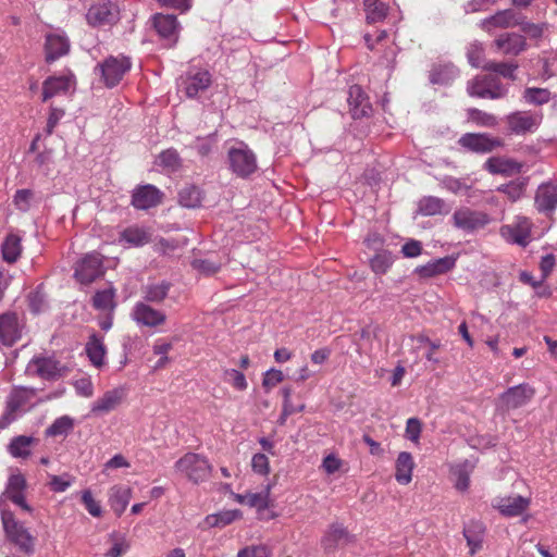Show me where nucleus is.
Returning a JSON list of instances; mask_svg holds the SVG:
<instances>
[{
	"instance_id": "nucleus-57",
	"label": "nucleus",
	"mask_w": 557,
	"mask_h": 557,
	"mask_svg": "<svg viewBox=\"0 0 557 557\" xmlns=\"http://www.w3.org/2000/svg\"><path fill=\"white\" fill-rule=\"evenodd\" d=\"M193 267L206 275H211L220 270L221 264L209 259H196Z\"/></svg>"
},
{
	"instance_id": "nucleus-14",
	"label": "nucleus",
	"mask_w": 557,
	"mask_h": 557,
	"mask_svg": "<svg viewBox=\"0 0 557 557\" xmlns=\"http://www.w3.org/2000/svg\"><path fill=\"white\" fill-rule=\"evenodd\" d=\"M530 503V498L520 495L499 496L493 499L492 506L505 517H517L529 508Z\"/></svg>"
},
{
	"instance_id": "nucleus-21",
	"label": "nucleus",
	"mask_w": 557,
	"mask_h": 557,
	"mask_svg": "<svg viewBox=\"0 0 557 557\" xmlns=\"http://www.w3.org/2000/svg\"><path fill=\"white\" fill-rule=\"evenodd\" d=\"M69 50L70 41L66 37L57 34L47 35L45 42L47 63H52L59 58L67 54Z\"/></svg>"
},
{
	"instance_id": "nucleus-43",
	"label": "nucleus",
	"mask_w": 557,
	"mask_h": 557,
	"mask_svg": "<svg viewBox=\"0 0 557 557\" xmlns=\"http://www.w3.org/2000/svg\"><path fill=\"white\" fill-rule=\"evenodd\" d=\"M240 513L238 510H227L208 516L206 518V522L211 528H223L238 519Z\"/></svg>"
},
{
	"instance_id": "nucleus-62",
	"label": "nucleus",
	"mask_w": 557,
	"mask_h": 557,
	"mask_svg": "<svg viewBox=\"0 0 557 557\" xmlns=\"http://www.w3.org/2000/svg\"><path fill=\"white\" fill-rule=\"evenodd\" d=\"M63 115H64L63 109L50 107V112H49L47 125L45 128L47 135H51L53 133L54 127L57 126L59 121L63 117Z\"/></svg>"
},
{
	"instance_id": "nucleus-36",
	"label": "nucleus",
	"mask_w": 557,
	"mask_h": 557,
	"mask_svg": "<svg viewBox=\"0 0 557 557\" xmlns=\"http://www.w3.org/2000/svg\"><path fill=\"white\" fill-rule=\"evenodd\" d=\"M203 194L201 189L195 185L185 186L178 193V201L185 208H198L201 206Z\"/></svg>"
},
{
	"instance_id": "nucleus-54",
	"label": "nucleus",
	"mask_w": 557,
	"mask_h": 557,
	"mask_svg": "<svg viewBox=\"0 0 557 557\" xmlns=\"http://www.w3.org/2000/svg\"><path fill=\"white\" fill-rule=\"evenodd\" d=\"M82 503L84 504L86 510L92 517H100L102 513V509L100 504L92 497V494L89 490H86L82 494Z\"/></svg>"
},
{
	"instance_id": "nucleus-12",
	"label": "nucleus",
	"mask_w": 557,
	"mask_h": 557,
	"mask_svg": "<svg viewBox=\"0 0 557 557\" xmlns=\"http://www.w3.org/2000/svg\"><path fill=\"white\" fill-rule=\"evenodd\" d=\"M153 27L161 39L164 47L172 48L178 40V22L173 14L157 13L153 16Z\"/></svg>"
},
{
	"instance_id": "nucleus-45",
	"label": "nucleus",
	"mask_w": 557,
	"mask_h": 557,
	"mask_svg": "<svg viewBox=\"0 0 557 557\" xmlns=\"http://www.w3.org/2000/svg\"><path fill=\"white\" fill-rule=\"evenodd\" d=\"M34 199V190L28 188L17 189L13 196V203L18 211L25 213L30 210Z\"/></svg>"
},
{
	"instance_id": "nucleus-55",
	"label": "nucleus",
	"mask_w": 557,
	"mask_h": 557,
	"mask_svg": "<svg viewBox=\"0 0 557 557\" xmlns=\"http://www.w3.org/2000/svg\"><path fill=\"white\" fill-rule=\"evenodd\" d=\"M160 164L175 170L180 166V156L175 149H168L159 154Z\"/></svg>"
},
{
	"instance_id": "nucleus-7",
	"label": "nucleus",
	"mask_w": 557,
	"mask_h": 557,
	"mask_svg": "<svg viewBox=\"0 0 557 557\" xmlns=\"http://www.w3.org/2000/svg\"><path fill=\"white\" fill-rule=\"evenodd\" d=\"M104 274L102 256L99 252L87 253L75 267L74 276L82 284H90Z\"/></svg>"
},
{
	"instance_id": "nucleus-19",
	"label": "nucleus",
	"mask_w": 557,
	"mask_h": 557,
	"mask_svg": "<svg viewBox=\"0 0 557 557\" xmlns=\"http://www.w3.org/2000/svg\"><path fill=\"white\" fill-rule=\"evenodd\" d=\"M483 166L491 174H500L504 176L519 174L522 170L521 163L504 157H491L485 161Z\"/></svg>"
},
{
	"instance_id": "nucleus-32",
	"label": "nucleus",
	"mask_w": 557,
	"mask_h": 557,
	"mask_svg": "<svg viewBox=\"0 0 557 557\" xmlns=\"http://www.w3.org/2000/svg\"><path fill=\"white\" fill-rule=\"evenodd\" d=\"M129 499L131 490L128 487L115 485L111 488L109 502L112 510L117 516H121L125 511Z\"/></svg>"
},
{
	"instance_id": "nucleus-28",
	"label": "nucleus",
	"mask_w": 557,
	"mask_h": 557,
	"mask_svg": "<svg viewBox=\"0 0 557 557\" xmlns=\"http://www.w3.org/2000/svg\"><path fill=\"white\" fill-rule=\"evenodd\" d=\"M211 84V75L208 71H199L185 81V92L188 98H195L200 91L206 90Z\"/></svg>"
},
{
	"instance_id": "nucleus-18",
	"label": "nucleus",
	"mask_w": 557,
	"mask_h": 557,
	"mask_svg": "<svg viewBox=\"0 0 557 557\" xmlns=\"http://www.w3.org/2000/svg\"><path fill=\"white\" fill-rule=\"evenodd\" d=\"M134 320L145 326L154 327L165 322V314L146 302H137L133 310Z\"/></svg>"
},
{
	"instance_id": "nucleus-51",
	"label": "nucleus",
	"mask_w": 557,
	"mask_h": 557,
	"mask_svg": "<svg viewBox=\"0 0 557 557\" xmlns=\"http://www.w3.org/2000/svg\"><path fill=\"white\" fill-rule=\"evenodd\" d=\"M237 557H272V550L264 544L248 545L238 550Z\"/></svg>"
},
{
	"instance_id": "nucleus-20",
	"label": "nucleus",
	"mask_w": 557,
	"mask_h": 557,
	"mask_svg": "<svg viewBox=\"0 0 557 557\" xmlns=\"http://www.w3.org/2000/svg\"><path fill=\"white\" fill-rule=\"evenodd\" d=\"M494 42L502 53L508 55H518L527 49L525 37L517 33L503 34Z\"/></svg>"
},
{
	"instance_id": "nucleus-17",
	"label": "nucleus",
	"mask_w": 557,
	"mask_h": 557,
	"mask_svg": "<svg viewBox=\"0 0 557 557\" xmlns=\"http://www.w3.org/2000/svg\"><path fill=\"white\" fill-rule=\"evenodd\" d=\"M27 371L45 380H54L60 376V362L52 357L35 356L27 366Z\"/></svg>"
},
{
	"instance_id": "nucleus-37",
	"label": "nucleus",
	"mask_w": 557,
	"mask_h": 557,
	"mask_svg": "<svg viewBox=\"0 0 557 557\" xmlns=\"http://www.w3.org/2000/svg\"><path fill=\"white\" fill-rule=\"evenodd\" d=\"M270 488L271 484H268L265 488L259 493H246L239 496V502L250 507H255L258 510H263L270 507Z\"/></svg>"
},
{
	"instance_id": "nucleus-34",
	"label": "nucleus",
	"mask_w": 557,
	"mask_h": 557,
	"mask_svg": "<svg viewBox=\"0 0 557 557\" xmlns=\"http://www.w3.org/2000/svg\"><path fill=\"white\" fill-rule=\"evenodd\" d=\"M86 354L90 360V362L100 367L103 364V359L106 355V347L100 337L97 334H92L89 336L88 342L85 347Z\"/></svg>"
},
{
	"instance_id": "nucleus-27",
	"label": "nucleus",
	"mask_w": 557,
	"mask_h": 557,
	"mask_svg": "<svg viewBox=\"0 0 557 557\" xmlns=\"http://www.w3.org/2000/svg\"><path fill=\"white\" fill-rule=\"evenodd\" d=\"M70 88V78L67 76H49L42 83V101L67 92Z\"/></svg>"
},
{
	"instance_id": "nucleus-15",
	"label": "nucleus",
	"mask_w": 557,
	"mask_h": 557,
	"mask_svg": "<svg viewBox=\"0 0 557 557\" xmlns=\"http://www.w3.org/2000/svg\"><path fill=\"white\" fill-rule=\"evenodd\" d=\"M22 337V325L15 312L0 314V342L13 346Z\"/></svg>"
},
{
	"instance_id": "nucleus-6",
	"label": "nucleus",
	"mask_w": 557,
	"mask_h": 557,
	"mask_svg": "<svg viewBox=\"0 0 557 557\" xmlns=\"http://www.w3.org/2000/svg\"><path fill=\"white\" fill-rule=\"evenodd\" d=\"M86 18L94 27L111 26L120 20L119 8L110 0H99L88 9Z\"/></svg>"
},
{
	"instance_id": "nucleus-10",
	"label": "nucleus",
	"mask_w": 557,
	"mask_h": 557,
	"mask_svg": "<svg viewBox=\"0 0 557 557\" xmlns=\"http://www.w3.org/2000/svg\"><path fill=\"white\" fill-rule=\"evenodd\" d=\"M99 69L106 86L112 88L116 86L125 73L129 71L131 61L125 57H109L101 64H99Z\"/></svg>"
},
{
	"instance_id": "nucleus-49",
	"label": "nucleus",
	"mask_w": 557,
	"mask_h": 557,
	"mask_svg": "<svg viewBox=\"0 0 557 557\" xmlns=\"http://www.w3.org/2000/svg\"><path fill=\"white\" fill-rule=\"evenodd\" d=\"M417 343H419L420 346H426L428 350L425 352V359L433 363H438V358L435 357L436 351L441 348L442 344L440 341H431L428 336L423 334H419L413 337Z\"/></svg>"
},
{
	"instance_id": "nucleus-58",
	"label": "nucleus",
	"mask_w": 557,
	"mask_h": 557,
	"mask_svg": "<svg viewBox=\"0 0 557 557\" xmlns=\"http://www.w3.org/2000/svg\"><path fill=\"white\" fill-rule=\"evenodd\" d=\"M499 190L507 195L511 201H516L522 196L524 184L521 182H510L509 184L503 185Z\"/></svg>"
},
{
	"instance_id": "nucleus-1",
	"label": "nucleus",
	"mask_w": 557,
	"mask_h": 557,
	"mask_svg": "<svg viewBox=\"0 0 557 557\" xmlns=\"http://www.w3.org/2000/svg\"><path fill=\"white\" fill-rule=\"evenodd\" d=\"M230 170L238 177L247 178L257 170L256 154L244 141H236L227 150Z\"/></svg>"
},
{
	"instance_id": "nucleus-8",
	"label": "nucleus",
	"mask_w": 557,
	"mask_h": 557,
	"mask_svg": "<svg viewBox=\"0 0 557 557\" xmlns=\"http://www.w3.org/2000/svg\"><path fill=\"white\" fill-rule=\"evenodd\" d=\"M451 221L455 227L471 233L487 225L490 218L483 211H476L467 207H462L454 212Z\"/></svg>"
},
{
	"instance_id": "nucleus-33",
	"label": "nucleus",
	"mask_w": 557,
	"mask_h": 557,
	"mask_svg": "<svg viewBox=\"0 0 557 557\" xmlns=\"http://www.w3.org/2000/svg\"><path fill=\"white\" fill-rule=\"evenodd\" d=\"M171 283L162 281L158 284H148L143 287L144 299L146 302L160 304L162 302L171 288Z\"/></svg>"
},
{
	"instance_id": "nucleus-50",
	"label": "nucleus",
	"mask_w": 557,
	"mask_h": 557,
	"mask_svg": "<svg viewBox=\"0 0 557 557\" xmlns=\"http://www.w3.org/2000/svg\"><path fill=\"white\" fill-rule=\"evenodd\" d=\"M523 97L527 102L534 104H544L550 100V92L545 88H527Z\"/></svg>"
},
{
	"instance_id": "nucleus-63",
	"label": "nucleus",
	"mask_w": 557,
	"mask_h": 557,
	"mask_svg": "<svg viewBox=\"0 0 557 557\" xmlns=\"http://www.w3.org/2000/svg\"><path fill=\"white\" fill-rule=\"evenodd\" d=\"M252 469L256 473L268 474L269 473V459L264 454H256L251 460Z\"/></svg>"
},
{
	"instance_id": "nucleus-42",
	"label": "nucleus",
	"mask_w": 557,
	"mask_h": 557,
	"mask_svg": "<svg viewBox=\"0 0 557 557\" xmlns=\"http://www.w3.org/2000/svg\"><path fill=\"white\" fill-rule=\"evenodd\" d=\"M467 117H468L469 122H472L475 125L482 126V127H493L497 124V119L495 115L487 113L485 111L479 110L476 108L468 109Z\"/></svg>"
},
{
	"instance_id": "nucleus-5",
	"label": "nucleus",
	"mask_w": 557,
	"mask_h": 557,
	"mask_svg": "<svg viewBox=\"0 0 557 557\" xmlns=\"http://www.w3.org/2000/svg\"><path fill=\"white\" fill-rule=\"evenodd\" d=\"M535 393L532 385L522 383L506 389L497 400L502 409L510 411L528 405L534 398Z\"/></svg>"
},
{
	"instance_id": "nucleus-31",
	"label": "nucleus",
	"mask_w": 557,
	"mask_h": 557,
	"mask_svg": "<svg viewBox=\"0 0 557 557\" xmlns=\"http://www.w3.org/2000/svg\"><path fill=\"white\" fill-rule=\"evenodd\" d=\"M347 101L355 117L367 113V109L369 108L368 98L359 85L350 86Z\"/></svg>"
},
{
	"instance_id": "nucleus-26",
	"label": "nucleus",
	"mask_w": 557,
	"mask_h": 557,
	"mask_svg": "<svg viewBox=\"0 0 557 557\" xmlns=\"http://www.w3.org/2000/svg\"><path fill=\"white\" fill-rule=\"evenodd\" d=\"M414 468L413 458L410 453L401 451L396 460L395 479L399 484L407 485L412 480V470Z\"/></svg>"
},
{
	"instance_id": "nucleus-11",
	"label": "nucleus",
	"mask_w": 557,
	"mask_h": 557,
	"mask_svg": "<svg viewBox=\"0 0 557 557\" xmlns=\"http://www.w3.org/2000/svg\"><path fill=\"white\" fill-rule=\"evenodd\" d=\"M532 225L530 219L517 216L512 224L500 227V234L507 240L525 247L530 243Z\"/></svg>"
},
{
	"instance_id": "nucleus-23",
	"label": "nucleus",
	"mask_w": 557,
	"mask_h": 557,
	"mask_svg": "<svg viewBox=\"0 0 557 557\" xmlns=\"http://www.w3.org/2000/svg\"><path fill=\"white\" fill-rule=\"evenodd\" d=\"M535 206L540 212H552L557 207V186L550 183L539 186Z\"/></svg>"
},
{
	"instance_id": "nucleus-35",
	"label": "nucleus",
	"mask_w": 557,
	"mask_h": 557,
	"mask_svg": "<svg viewBox=\"0 0 557 557\" xmlns=\"http://www.w3.org/2000/svg\"><path fill=\"white\" fill-rule=\"evenodd\" d=\"M122 399V393L117 389L108 391L99 398L91 408L94 413H104L113 410Z\"/></svg>"
},
{
	"instance_id": "nucleus-25",
	"label": "nucleus",
	"mask_w": 557,
	"mask_h": 557,
	"mask_svg": "<svg viewBox=\"0 0 557 557\" xmlns=\"http://www.w3.org/2000/svg\"><path fill=\"white\" fill-rule=\"evenodd\" d=\"M455 265V260L450 257L440 258L428 262L424 265H420L416 269V272L420 277L429 278L436 275H441L450 271Z\"/></svg>"
},
{
	"instance_id": "nucleus-2",
	"label": "nucleus",
	"mask_w": 557,
	"mask_h": 557,
	"mask_svg": "<svg viewBox=\"0 0 557 557\" xmlns=\"http://www.w3.org/2000/svg\"><path fill=\"white\" fill-rule=\"evenodd\" d=\"M175 468L196 484L206 481L212 471L208 459L195 453H187L181 457L176 461Z\"/></svg>"
},
{
	"instance_id": "nucleus-24",
	"label": "nucleus",
	"mask_w": 557,
	"mask_h": 557,
	"mask_svg": "<svg viewBox=\"0 0 557 557\" xmlns=\"http://www.w3.org/2000/svg\"><path fill=\"white\" fill-rule=\"evenodd\" d=\"M152 240L149 228L132 225L120 233L119 242H125L133 247H143Z\"/></svg>"
},
{
	"instance_id": "nucleus-60",
	"label": "nucleus",
	"mask_w": 557,
	"mask_h": 557,
	"mask_svg": "<svg viewBox=\"0 0 557 557\" xmlns=\"http://www.w3.org/2000/svg\"><path fill=\"white\" fill-rule=\"evenodd\" d=\"M296 398V404L293 403V396L290 395L288 389H284V414H293L300 411L304 408L302 401Z\"/></svg>"
},
{
	"instance_id": "nucleus-56",
	"label": "nucleus",
	"mask_w": 557,
	"mask_h": 557,
	"mask_svg": "<svg viewBox=\"0 0 557 557\" xmlns=\"http://www.w3.org/2000/svg\"><path fill=\"white\" fill-rule=\"evenodd\" d=\"M224 377L228 383H231L235 388L239 391H244L247 388L245 375L235 369L225 370Z\"/></svg>"
},
{
	"instance_id": "nucleus-16",
	"label": "nucleus",
	"mask_w": 557,
	"mask_h": 557,
	"mask_svg": "<svg viewBox=\"0 0 557 557\" xmlns=\"http://www.w3.org/2000/svg\"><path fill=\"white\" fill-rule=\"evenodd\" d=\"M162 193L153 185H143L134 189L132 205L138 210H148L161 202Z\"/></svg>"
},
{
	"instance_id": "nucleus-39",
	"label": "nucleus",
	"mask_w": 557,
	"mask_h": 557,
	"mask_svg": "<svg viewBox=\"0 0 557 557\" xmlns=\"http://www.w3.org/2000/svg\"><path fill=\"white\" fill-rule=\"evenodd\" d=\"M419 212L422 215L430 216L448 212L445 201L437 197H424L419 201Z\"/></svg>"
},
{
	"instance_id": "nucleus-40",
	"label": "nucleus",
	"mask_w": 557,
	"mask_h": 557,
	"mask_svg": "<svg viewBox=\"0 0 557 557\" xmlns=\"http://www.w3.org/2000/svg\"><path fill=\"white\" fill-rule=\"evenodd\" d=\"M23 405V398L20 395L9 397L5 410L0 417V430L7 429L16 419V412Z\"/></svg>"
},
{
	"instance_id": "nucleus-47",
	"label": "nucleus",
	"mask_w": 557,
	"mask_h": 557,
	"mask_svg": "<svg viewBox=\"0 0 557 557\" xmlns=\"http://www.w3.org/2000/svg\"><path fill=\"white\" fill-rule=\"evenodd\" d=\"M521 30L531 39L541 38L544 33L549 28V24L547 22L542 23H532L527 22L520 17V23L518 24Z\"/></svg>"
},
{
	"instance_id": "nucleus-30",
	"label": "nucleus",
	"mask_w": 557,
	"mask_h": 557,
	"mask_svg": "<svg viewBox=\"0 0 557 557\" xmlns=\"http://www.w3.org/2000/svg\"><path fill=\"white\" fill-rule=\"evenodd\" d=\"M22 239L18 235L10 233L1 245L2 258L8 263H15L22 253Z\"/></svg>"
},
{
	"instance_id": "nucleus-52",
	"label": "nucleus",
	"mask_w": 557,
	"mask_h": 557,
	"mask_svg": "<svg viewBox=\"0 0 557 557\" xmlns=\"http://www.w3.org/2000/svg\"><path fill=\"white\" fill-rule=\"evenodd\" d=\"M26 486H27L26 479L23 474H21V473L12 474L8 481V485L5 488V495L10 496L12 494L23 493L24 490L26 488Z\"/></svg>"
},
{
	"instance_id": "nucleus-48",
	"label": "nucleus",
	"mask_w": 557,
	"mask_h": 557,
	"mask_svg": "<svg viewBox=\"0 0 557 557\" xmlns=\"http://www.w3.org/2000/svg\"><path fill=\"white\" fill-rule=\"evenodd\" d=\"M392 264V255L386 251L376 253L370 261V267L375 274H385Z\"/></svg>"
},
{
	"instance_id": "nucleus-29",
	"label": "nucleus",
	"mask_w": 557,
	"mask_h": 557,
	"mask_svg": "<svg viewBox=\"0 0 557 557\" xmlns=\"http://www.w3.org/2000/svg\"><path fill=\"white\" fill-rule=\"evenodd\" d=\"M37 443V438L27 435H18L11 440L8 445V451L14 458H27L32 454V446Z\"/></svg>"
},
{
	"instance_id": "nucleus-64",
	"label": "nucleus",
	"mask_w": 557,
	"mask_h": 557,
	"mask_svg": "<svg viewBox=\"0 0 557 557\" xmlns=\"http://www.w3.org/2000/svg\"><path fill=\"white\" fill-rule=\"evenodd\" d=\"M343 461L335 455H327L322 462V467L327 474H333L342 468Z\"/></svg>"
},
{
	"instance_id": "nucleus-41",
	"label": "nucleus",
	"mask_w": 557,
	"mask_h": 557,
	"mask_svg": "<svg viewBox=\"0 0 557 557\" xmlns=\"http://www.w3.org/2000/svg\"><path fill=\"white\" fill-rule=\"evenodd\" d=\"M74 428V420L69 416H62L53 421V423L46 429L47 436H66Z\"/></svg>"
},
{
	"instance_id": "nucleus-22",
	"label": "nucleus",
	"mask_w": 557,
	"mask_h": 557,
	"mask_svg": "<svg viewBox=\"0 0 557 557\" xmlns=\"http://www.w3.org/2000/svg\"><path fill=\"white\" fill-rule=\"evenodd\" d=\"M520 23V16L511 9H506L496 12L494 15L483 21V28L487 32H492L495 28H509L518 26Z\"/></svg>"
},
{
	"instance_id": "nucleus-13",
	"label": "nucleus",
	"mask_w": 557,
	"mask_h": 557,
	"mask_svg": "<svg viewBox=\"0 0 557 557\" xmlns=\"http://www.w3.org/2000/svg\"><path fill=\"white\" fill-rule=\"evenodd\" d=\"M506 120L509 131L520 135L534 132L542 121V115L531 111H517L509 114Z\"/></svg>"
},
{
	"instance_id": "nucleus-44",
	"label": "nucleus",
	"mask_w": 557,
	"mask_h": 557,
	"mask_svg": "<svg viewBox=\"0 0 557 557\" xmlns=\"http://www.w3.org/2000/svg\"><path fill=\"white\" fill-rule=\"evenodd\" d=\"M92 306L98 310H113L115 307L114 289L108 288L97 292L92 297Z\"/></svg>"
},
{
	"instance_id": "nucleus-61",
	"label": "nucleus",
	"mask_w": 557,
	"mask_h": 557,
	"mask_svg": "<svg viewBox=\"0 0 557 557\" xmlns=\"http://www.w3.org/2000/svg\"><path fill=\"white\" fill-rule=\"evenodd\" d=\"M454 473L456 475L455 487L460 492L467 491L470 485L469 472L466 470L465 467H457Z\"/></svg>"
},
{
	"instance_id": "nucleus-53",
	"label": "nucleus",
	"mask_w": 557,
	"mask_h": 557,
	"mask_svg": "<svg viewBox=\"0 0 557 557\" xmlns=\"http://www.w3.org/2000/svg\"><path fill=\"white\" fill-rule=\"evenodd\" d=\"M347 539V532L344 528L339 525H332L326 536L324 539L326 547H332L333 545L344 542Z\"/></svg>"
},
{
	"instance_id": "nucleus-3",
	"label": "nucleus",
	"mask_w": 557,
	"mask_h": 557,
	"mask_svg": "<svg viewBox=\"0 0 557 557\" xmlns=\"http://www.w3.org/2000/svg\"><path fill=\"white\" fill-rule=\"evenodd\" d=\"M469 96L475 98L499 99L506 96L507 89L503 86L499 78L491 75H478L467 84Z\"/></svg>"
},
{
	"instance_id": "nucleus-59",
	"label": "nucleus",
	"mask_w": 557,
	"mask_h": 557,
	"mask_svg": "<svg viewBox=\"0 0 557 557\" xmlns=\"http://www.w3.org/2000/svg\"><path fill=\"white\" fill-rule=\"evenodd\" d=\"M422 431V424L418 418H409L406 423V436L408 440L418 443Z\"/></svg>"
},
{
	"instance_id": "nucleus-46",
	"label": "nucleus",
	"mask_w": 557,
	"mask_h": 557,
	"mask_svg": "<svg viewBox=\"0 0 557 557\" xmlns=\"http://www.w3.org/2000/svg\"><path fill=\"white\" fill-rule=\"evenodd\" d=\"M483 69L490 72L497 73L505 78L516 79V70L518 65L516 63H507V62H487L483 64Z\"/></svg>"
},
{
	"instance_id": "nucleus-38",
	"label": "nucleus",
	"mask_w": 557,
	"mask_h": 557,
	"mask_svg": "<svg viewBox=\"0 0 557 557\" xmlns=\"http://www.w3.org/2000/svg\"><path fill=\"white\" fill-rule=\"evenodd\" d=\"M363 5L369 24L381 22L387 16L388 5L381 0H364Z\"/></svg>"
},
{
	"instance_id": "nucleus-4",
	"label": "nucleus",
	"mask_w": 557,
	"mask_h": 557,
	"mask_svg": "<svg viewBox=\"0 0 557 557\" xmlns=\"http://www.w3.org/2000/svg\"><path fill=\"white\" fill-rule=\"evenodd\" d=\"M1 520L7 536L25 554L34 552L35 539L18 523L11 511H2Z\"/></svg>"
},
{
	"instance_id": "nucleus-9",
	"label": "nucleus",
	"mask_w": 557,
	"mask_h": 557,
	"mask_svg": "<svg viewBox=\"0 0 557 557\" xmlns=\"http://www.w3.org/2000/svg\"><path fill=\"white\" fill-rule=\"evenodd\" d=\"M458 144L465 149L476 153H488L503 146V140L486 133L463 134Z\"/></svg>"
}]
</instances>
